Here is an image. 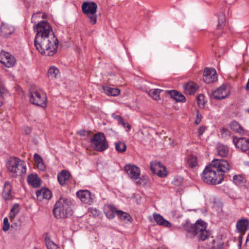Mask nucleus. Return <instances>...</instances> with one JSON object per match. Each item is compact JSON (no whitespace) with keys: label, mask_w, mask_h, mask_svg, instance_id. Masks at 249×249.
Returning <instances> with one entry per match:
<instances>
[{"label":"nucleus","mask_w":249,"mask_h":249,"mask_svg":"<svg viewBox=\"0 0 249 249\" xmlns=\"http://www.w3.org/2000/svg\"><path fill=\"white\" fill-rule=\"evenodd\" d=\"M33 28L36 31L34 40L36 49L41 54L53 56L57 50L58 40L50 24L47 21H42L35 24Z\"/></svg>","instance_id":"f257e3e1"},{"label":"nucleus","mask_w":249,"mask_h":249,"mask_svg":"<svg viewBox=\"0 0 249 249\" xmlns=\"http://www.w3.org/2000/svg\"><path fill=\"white\" fill-rule=\"evenodd\" d=\"M230 169V165L226 160L214 159L207 166L202 174L203 180L209 184L221 183L224 178V173Z\"/></svg>","instance_id":"f03ea898"},{"label":"nucleus","mask_w":249,"mask_h":249,"mask_svg":"<svg viewBox=\"0 0 249 249\" xmlns=\"http://www.w3.org/2000/svg\"><path fill=\"white\" fill-rule=\"evenodd\" d=\"M207 224L201 219L197 220L194 224L187 223L184 228L187 231V236L196 238L198 241H204L211 238V233L207 230Z\"/></svg>","instance_id":"7ed1b4c3"},{"label":"nucleus","mask_w":249,"mask_h":249,"mask_svg":"<svg viewBox=\"0 0 249 249\" xmlns=\"http://www.w3.org/2000/svg\"><path fill=\"white\" fill-rule=\"evenodd\" d=\"M71 201L63 197H61L56 202L53 209L55 216L57 218H65L72 214Z\"/></svg>","instance_id":"20e7f679"},{"label":"nucleus","mask_w":249,"mask_h":249,"mask_svg":"<svg viewBox=\"0 0 249 249\" xmlns=\"http://www.w3.org/2000/svg\"><path fill=\"white\" fill-rule=\"evenodd\" d=\"M7 167L8 171L14 177L22 176L26 173V166L24 161L18 158H10L7 162Z\"/></svg>","instance_id":"39448f33"},{"label":"nucleus","mask_w":249,"mask_h":249,"mask_svg":"<svg viewBox=\"0 0 249 249\" xmlns=\"http://www.w3.org/2000/svg\"><path fill=\"white\" fill-rule=\"evenodd\" d=\"M97 5L94 2H84L82 5L83 13L86 15L89 19L90 23L94 25L97 22V15L96 14Z\"/></svg>","instance_id":"423d86ee"},{"label":"nucleus","mask_w":249,"mask_h":249,"mask_svg":"<svg viewBox=\"0 0 249 249\" xmlns=\"http://www.w3.org/2000/svg\"><path fill=\"white\" fill-rule=\"evenodd\" d=\"M90 142L92 144L94 149L99 152H102L108 147L106 137L104 134L101 132L95 134L93 137L90 139Z\"/></svg>","instance_id":"0eeeda50"},{"label":"nucleus","mask_w":249,"mask_h":249,"mask_svg":"<svg viewBox=\"0 0 249 249\" xmlns=\"http://www.w3.org/2000/svg\"><path fill=\"white\" fill-rule=\"evenodd\" d=\"M30 101L35 105L44 107L46 105L47 97L37 91L31 92L29 94Z\"/></svg>","instance_id":"6e6552de"},{"label":"nucleus","mask_w":249,"mask_h":249,"mask_svg":"<svg viewBox=\"0 0 249 249\" xmlns=\"http://www.w3.org/2000/svg\"><path fill=\"white\" fill-rule=\"evenodd\" d=\"M16 58L9 53L5 51L0 53V62L7 68H11L16 64Z\"/></svg>","instance_id":"1a4fd4ad"},{"label":"nucleus","mask_w":249,"mask_h":249,"mask_svg":"<svg viewBox=\"0 0 249 249\" xmlns=\"http://www.w3.org/2000/svg\"><path fill=\"white\" fill-rule=\"evenodd\" d=\"M150 168L152 172L160 177L163 178L167 175L166 168L160 162L156 161L151 162Z\"/></svg>","instance_id":"9d476101"},{"label":"nucleus","mask_w":249,"mask_h":249,"mask_svg":"<svg viewBox=\"0 0 249 249\" xmlns=\"http://www.w3.org/2000/svg\"><path fill=\"white\" fill-rule=\"evenodd\" d=\"M217 79L216 71L214 69L206 68L203 72V80L207 84L216 81Z\"/></svg>","instance_id":"9b49d317"},{"label":"nucleus","mask_w":249,"mask_h":249,"mask_svg":"<svg viewBox=\"0 0 249 249\" xmlns=\"http://www.w3.org/2000/svg\"><path fill=\"white\" fill-rule=\"evenodd\" d=\"M233 142L236 147L243 152L249 150V139L233 137Z\"/></svg>","instance_id":"f8f14e48"},{"label":"nucleus","mask_w":249,"mask_h":249,"mask_svg":"<svg viewBox=\"0 0 249 249\" xmlns=\"http://www.w3.org/2000/svg\"><path fill=\"white\" fill-rule=\"evenodd\" d=\"M230 93V90L225 85L217 89L213 92V98L217 100H221L227 97Z\"/></svg>","instance_id":"ddd939ff"},{"label":"nucleus","mask_w":249,"mask_h":249,"mask_svg":"<svg viewBox=\"0 0 249 249\" xmlns=\"http://www.w3.org/2000/svg\"><path fill=\"white\" fill-rule=\"evenodd\" d=\"M124 169L130 178L135 180L139 178L141 171L138 167L136 165L127 164L124 166Z\"/></svg>","instance_id":"4468645a"},{"label":"nucleus","mask_w":249,"mask_h":249,"mask_svg":"<svg viewBox=\"0 0 249 249\" xmlns=\"http://www.w3.org/2000/svg\"><path fill=\"white\" fill-rule=\"evenodd\" d=\"M77 196L84 203L90 204L92 202V198L90 192L87 190H82L78 191Z\"/></svg>","instance_id":"2eb2a0df"},{"label":"nucleus","mask_w":249,"mask_h":249,"mask_svg":"<svg viewBox=\"0 0 249 249\" xmlns=\"http://www.w3.org/2000/svg\"><path fill=\"white\" fill-rule=\"evenodd\" d=\"M36 195L37 199L40 200L42 199H49L52 197L51 192L49 189L46 188H43L37 191Z\"/></svg>","instance_id":"dca6fc26"},{"label":"nucleus","mask_w":249,"mask_h":249,"mask_svg":"<svg viewBox=\"0 0 249 249\" xmlns=\"http://www.w3.org/2000/svg\"><path fill=\"white\" fill-rule=\"evenodd\" d=\"M0 31L3 36L8 37L14 32V28L10 25L2 22L0 26Z\"/></svg>","instance_id":"f3484780"},{"label":"nucleus","mask_w":249,"mask_h":249,"mask_svg":"<svg viewBox=\"0 0 249 249\" xmlns=\"http://www.w3.org/2000/svg\"><path fill=\"white\" fill-rule=\"evenodd\" d=\"M11 191L12 186L10 182L9 181H5L2 193V196L4 199L9 200L12 198V196L11 194Z\"/></svg>","instance_id":"a211bd4d"},{"label":"nucleus","mask_w":249,"mask_h":249,"mask_svg":"<svg viewBox=\"0 0 249 249\" xmlns=\"http://www.w3.org/2000/svg\"><path fill=\"white\" fill-rule=\"evenodd\" d=\"M183 87L185 93L189 95L194 94L198 88L197 85L194 82L188 83Z\"/></svg>","instance_id":"6ab92c4d"},{"label":"nucleus","mask_w":249,"mask_h":249,"mask_svg":"<svg viewBox=\"0 0 249 249\" xmlns=\"http://www.w3.org/2000/svg\"><path fill=\"white\" fill-rule=\"evenodd\" d=\"M154 219L157 224L163 226L165 227H170L171 224L167 220L163 218V217L159 214L154 213L153 214Z\"/></svg>","instance_id":"aec40b11"},{"label":"nucleus","mask_w":249,"mask_h":249,"mask_svg":"<svg viewBox=\"0 0 249 249\" xmlns=\"http://www.w3.org/2000/svg\"><path fill=\"white\" fill-rule=\"evenodd\" d=\"M27 181L34 188L38 187L41 183V180L37 175L31 174L28 176Z\"/></svg>","instance_id":"412c9836"},{"label":"nucleus","mask_w":249,"mask_h":249,"mask_svg":"<svg viewBox=\"0 0 249 249\" xmlns=\"http://www.w3.org/2000/svg\"><path fill=\"white\" fill-rule=\"evenodd\" d=\"M70 173L66 170H63L61 173H59L57 175V179L60 184L63 185L65 184L70 177Z\"/></svg>","instance_id":"4be33fe9"},{"label":"nucleus","mask_w":249,"mask_h":249,"mask_svg":"<svg viewBox=\"0 0 249 249\" xmlns=\"http://www.w3.org/2000/svg\"><path fill=\"white\" fill-rule=\"evenodd\" d=\"M186 165L190 168H193L198 165L197 157L193 155H189L186 159Z\"/></svg>","instance_id":"5701e85b"},{"label":"nucleus","mask_w":249,"mask_h":249,"mask_svg":"<svg viewBox=\"0 0 249 249\" xmlns=\"http://www.w3.org/2000/svg\"><path fill=\"white\" fill-rule=\"evenodd\" d=\"M249 225V221L247 219H242L237 221L236 228L240 232L245 233Z\"/></svg>","instance_id":"b1692460"},{"label":"nucleus","mask_w":249,"mask_h":249,"mask_svg":"<svg viewBox=\"0 0 249 249\" xmlns=\"http://www.w3.org/2000/svg\"><path fill=\"white\" fill-rule=\"evenodd\" d=\"M102 89L105 93L108 96H115L118 95L120 93V90L117 88L103 86Z\"/></svg>","instance_id":"393cba45"},{"label":"nucleus","mask_w":249,"mask_h":249,"mask_svg":"<svg viewBox=\"0 0 249 249\" xmlns=\"http://www.w3.org/2000/svg\"><path fill=\"white\" fill-rule=\"evenodd\" d=\"M217 150L218 155L222 157L227 156L229 153V149L227 146L219 143L217 145Z\"/></svg>","instance_id":"a878e982"},{"label":"nucleus","mask_w":249,"mask_h":249,"mask_svg":"<svg viewBox=\"0 0 249 249\" xmlns=\"http://www.w3.org/2000/svg\"><path fill=\"white\" fill-rule=\"evenodd\" d=\"M163 91V90L156 89H151L148 92V95L154 100L159 101L160 100V93Z\"/></svg>","instance_id":"bb28decb"},{"label":"nucleus","mask_w":249,"mask_h":249,"mask_svg":"<svg viewBox=\"0 0 249 249\" xmlns=\"http://www.w3.org/2000/svg\"><path fill=\"white\" fill-rule=\"evenodd\" d=\"M211 239V242L208 245L209 249H222L223 246V243L221 241L215 240Z\"/></svg>","instance_id":"cd10ccee"},{"label":"nucleus","mask_w":249,"mask_h":249,"mask_svg":"<svg viewBox=\"0 0 249 249\" xmlns=\"http://www.w3.org/2000/svg\"><path fill=\"white\" fill-rule=\"evenodd\" d=\"M107 211L105 212L107 217L109 219H113L115 217V213H116V208L112 205H109L107 206Z\"/></svg>","instance_id":"c85d7f7f"},{"label":"nucleus","mask_w":249,"mask_h":249,"mask_svg":"<svg viewBox=\"0 0 249 249\" xmlns=\"http://www.w3.org/2000/svg\"><path fill=\"white\" fill-rule=\"evenodd\" d=\"M231 128L234 131L240 134H243L244 132L243 128L240 124L236 121H233L230 124Z\"/></svg>","instance_id":"c756f323"},{"label":"nucleus","mask_w":249,"mask_h":249,"mask_svg":"<svg viewBox=\"0 0 249 249\" xmlns=\"http://www.w3.org/2000/svg\"><path fill=\"white\" fill-rule=\"evenodd\" d=\"M116 213L117 214L119 218L123 221H130L132 219L129 214L122 211H116Z\"/></svg>","instance_id":"7c9ffc66"},{"label":"nucleus","mask_w":249,"mask_h":249,"mask_svg":"<svg viewBox=\"0 0 249 249\" xmlns=\"http://www.w3.org/2000/svg\"><path fill=\"white\" fill-rule=\"evenodd\" d=\"M233 181L236 185L240 186H244L246 182L245 178L241 175H234Z\"/></svg>","instance_id":"2f4dec72"},{"label":"nucleus","mask_w":249,"mask_h":249,"mask_svg":"<svg viewBox=\"0 0 249 249\" xmlns=\"http://www.w3.org/2000/svg\"><path fill=\"white\" fill-rule=\"evenodd\" d=\"M59 73V70L54 66H52L48 70V75L50 79L55 78Z\"/></svg>","instance_id":"473e14b6"},{"label":"nucleus","mask_w":249,"mask_h":249,"mask_svg":"<svg viewBox=\"0 0 249 249\" xmlns=\"http://www.w3.org/2000/svg\"><path fill=\"white\" fill-rule=\"evenodd\" d=\"M116 150L120 153L125 151L126 149V144L122 142H118L115 143Z\"/></svg>","instance_id":"72a5a7b5"},{"label":"nucleus","mask_w":249,"mask_h":249,"mask_svg":"<svg viewBox=\"0 0 249 249\" xmlns=\"http://www.w3.org/2000/svg\"><path fill=\"white\" fill-rule=\"evenodd\" d=\"M226 21L225 16L223 14L219 16L218 19V24L217 28L218 29H222L224 28Z\"/></svg>","instance_id":"f704fd0d"},{"label":"nucleus","mask_w":249,"mask_h":249,"mask_svg":"<svg viewBox=\"0 0 249 249\" xmlns=\"http://www.w3.org/2000/svg\"><path fill=\"white\" fill-rule=\"evenodd\" d=\"M46 245L48 249H57V246L53 241L50 240L46 241Z\"/></svg>","instance_id":"c9c22d12"},{"label":"nucleus","mask_w":249,"mask_h":249,"mask_svg":"<svg viewBox=\"0 0 249 249\" xmlns=\"http://www.w3.org/2000/svg\"><path fill=\"white\" fill-rule=\"evenodd\" d=\"M9 229V224L8 222V219L7 217H5L3 220V226L2 229L4 231H7Z\"/></svg>","instance_id":"e433bc0d"},{"label":"nucleus","mask_w":249,"mask_h":249,"mask_svg":"<svg viewBox=\"0 0 249 249\" xmlns=\"http://www.w3.org/2000/svg\"><path fill=\"white\" fill-rule=\"evenodd\" d=\"M177 102H184L185 101V98L183 94L178 92V95L175 97Z\"/></svg>","instance_id":"4c0bfd02"},{"label":"nucleus","mask_w":249,"mask_h":249,"mask_svg":"<svg viewBox=\"0 0 249 249\" xmlns=\"http://www.w3.org/2000/svg\"><path fill=\"white\" fill-rule=\"evenodd\" d=\"M197 103L199 106L203 105L204 104V96L202 94H199L197 96Z\"/></svg>","instance_id":"58836bf2"},{"label":"nucleus","mask_w":249,"mask_h":249,"mask_svg":"<svg viewBox=\"0 0 249 249\" xmlns=\"http://www.w3.org/2000/svg\"><path fill=\"white\" fill-rule=\"evenodd\" d=\"M167 93H168L170 95V96L175 99V97L178 95V91L175 90H166L165 91Z\"/></svg>","instance_id":"ea45409f"},{"label":"nucleus","mask_w":249,"mask_h":249,"mask_svg":"<svg viewBox=\"0 0 249 249\" xmlns=\"http://www.w3.org/2000/svg\"><path fill=\"white\" fill-rule=\"evenodd\" d=\"M11 211L15 213L18 214L19 211V205L18 204L14 205Z\"/></svg>","instance_id":"a19ab883"},{"label":"nucleus","mask_w":249,"mask_h":249,"mask_svg":"<svg viewBox=\"0 0 249 249\" xmlns=\"http://www.w3.org/2000/svg\"><path fill=\"white\" fill-rule=\"evenodd\" d=\"M34 158L36 164L43 160L41 157L37 153L34 154Z\"/></svg>","instance_id":"79ce46f5"},{"label":"nucleus","mask_w":249,"mask_h":249,"mask_svg":"<svg viewBox=\"0 0 249 249\" xmlns=\"http://www.w3.org/2000/svg\"><path fill=\"white\" fill-rule=\"evenodd\" d=\"M38 169L41 171H44L46 169L45 164L43 162V160L41 162H39L36 163Z\"/></svg>","instance_id":"37998d69"},{"label":"nucleus","mask_w":249,"mask_h":249,"mask_svg":"<svg viewBox=\"0 0 249 249\" xmlns=\"http://www.w3.org/2000/svg\"><path fill=\"white\" fill-rule=\"evenodd\" d=\"M205 130V127L204 126H201L197 130V135L198 136H201Z\"/></svg>","instance_id":"c03bdc74"},{"label":"nucleus","mask_w":249,"mask_h":249,"mask_svg":"<svg viewBox=\"0 0 249 249\" xmlns=\"http://www.w3.org/2000/svg\"><path fill=\"white\" fill-rule=\"evenodd\" d=\"M172 183L176 186H179L181 183V179L175 178L172 181Z\"/></svg>","instance_id":"a18cd8bd"},{"label":"nucleus","mask_w":249,"mask_h":249,"mask_svg":"<svg viewBox=\"0 0 249 249\" xmlns=\"http://www.w3.org/2000/svg\"><path fill=\"white\" fill-rule=\"evenodd\" d=\"M122 125H123L124 127L126 128L127 132L129 131L131 129V125L127 123L124 122L123 123V124H122Z\"/></svg>","instance_id":"49530a36"},{"label":"nucleus","mask_w":249,"mask_h":249,"mask_svg":"<svg viewBox=\"0 0 249 249\" xmlns=\"http://www.w3.org/2000/svg\"><path fill=\"white\" fill-rule=\"evenodd\" d=\"M245 249H249V239H247L246 243L244 245Z\"/></svg>","instance_id":"de8ad7c7"},{"label":"nucleus","mask_w":249,"mask_h":249,"mask_svg":"<svg viewBox=\"0 0 249 249\" xmlns=\"http://www.w3.org/2000/svg\"><path fill=\"white\" fill-rule=\"evenodd\" d=\"M17 214V213H14V212H12L11 211H10V217L11 218H14Z\"/></svg>","instance_id":"09e8293b"},{"label":"nucleus","mask_w":249,"mask_h":249,"mask_svg":"<svg viewBox=\"0 0 249 249\" xmlns=\"http://www.w3.org/2000/svg\"><path fill=\"white\" fill-rule=\"evenodd\" d=\"M118 123L122 125L124 122L122 117H118Z\"/></svg>","instance_id":"8fccbe9b"},{"label":"nucleus","mask_w":249,"mask_h":249,"mask_svg":"<svg viewBox=\"0 0 249 249\" xmlns=\"http://www.w3.org/2000/svg\"><path fill=\"white\" fill-rule=\"evenodd\" d=\"M201 120V118H197L195 122L196 124H198L200 123Z\"/></svg>","instance_id":"3c124183"},{"label":"nucleus","mask_w":249,"mask_h":249,"mask_svg":"<svg viewBox=\"0 0 249 249\" xmlns=\"http://www.w3.org/2000/svg\"><path fill=\"white\" fill-rule=\"evenodd\" d=\"M39 13H37L36 14H34L33 16H32V20L33 19V18H35L36 17H37V15Z\"/></svg>","instance_id":"603ef678"},{"label":"nucleus","mask_w":249,"mask_h":249,"mask_svg":"<svg viewBox=\"0 0 249 249\" xmlns=\"http://www.w3.org/2000/svg\"><path fill=\"white\" fill-rule=\"evenodd\" d=\"M197 118H201V115L199 114V113L198 112L196 115Z\"/></svg>","instance_id":"864d4df0"},{"label":"nucleus","mask_w":249,"mask_h":249,"mask_svg":"<svg viewBox=\"0 0 249 249\" xmlns=\"http://www.w3.org/2000/svg\"><path fill=\"white\" fill-rule=\"evenodd\" d=\"M222 132H229L228 130L227 129H225V128H223Z\"/></svg>","instance_id":"5fc2aeb1"},{"label":"nucleus","mask_w":249,"mask_h":249,"mask_svg":"<svg viewBox=\"0 0 249 249\" xmlns=\"http://www.w3.org/2000/svg\"><path fill=\"white\" fill-rule=\"evenodd\" d=\"M118 117H121L120 116H116L115 118L118 121Z\"/></svg>","instance_id":"6e6d98bb"},{"label":"nucleus","mask_w":249,"mask_h":249,"mask_svg":"<svg viewBox=\"0 0 249 249\" xmlns=\"http://www.w3.org/2000/svg\"><path fill=\"white\" fill-rule=\"evenodd\" d=\"M28 132L30 133L31 132V129L30 128H28Z\"/></svg>","instance_id":"4d7b16f0"},{"label":"nucleus","mask_w":249,"mask_h":249,"mask_svg":"<svg viewBox=\"0 0 249 249\" xmlns=\"http://www.w3.org/2000/svg\"><path fill=\"white\" fill-rule=\"evenodd\" d=\"M1 105H2V103H1V102L0 101V107L1 106Z\"/></svg>","instance_id":"13d9d810"},{"label":"nucleus","mask_w":249,"mask_h":249,"mask_svg":"<svg viewBox=\"0 0 249 249\" xmlns=\"http://www.w3.org/2000/svg\"><path fill=\"white\" fill-rule=\"evenodd\" d=\"M248 156H249V150L248 151Z\"/></svg>","instance_id":"bf43d9fd"},{"label":"nucleus","mask_w":249,"mask_h":249,"mask_svg":"<svg viewBox=\"0 0 249 249\" xmlns=\"http://www.w3.org/2000/svg\"><path fill=\"white\" fill-rule=\"evenodd\" d=\"M248 111L249 113V108L248 109Z\"/></svg>","instance_id":"052dcab7"}]
</instances>
